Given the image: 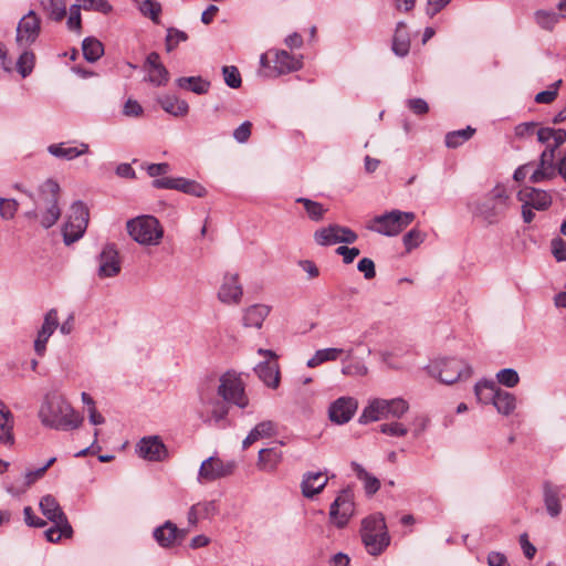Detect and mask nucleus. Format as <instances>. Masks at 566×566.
<instances>
[{"label": "nucleus", "instance_id": "obj_1", "mask_svg": "<svg viewBox=\"0 0 566 566\" xmlns=\"http://www.w3.org/2000/svg\"><path fill=\"white\" fill-rule=\"evenodd\" d=\"M39 418L43 426L63 431L80 428L84 421L71 403L60 394H48L40 407Z\"/></svg>", "mask_w": 566, "mask_h": 566}, {"label": "nucleus", "instance_id": "obj_2", "mask_svg": "<svg viewBox=\"0 0 566 566\" xmlns=\"http://www.w3.org/2000/svg\"><path fill=\"white\" fill-rule=\"evenodd\" d=\"M513 190L503 184L495 185L483 198L471 205L472 212L490 224L499 222L513 205Z\"/></svg>", "mask_w": 566, "mask_h": 566}, {"label": "nucleus", "instance_id": "obj_3", "mask_svg": "<svg viewBox=\"0 0 566 566\" xmlns=\"http://www.w3.org/2000/svg\"><path fill=\"white\" fill-rule=\"evenodd\" d=\"M60 190V186L55 180H45L40 187V196L35 200V209L27 212V217L38 219L45 229L54 226L61 216L59 207Z\"/></svg>", "mask_w": 566, "mask_h": 566}, {"label": "nucleus", "instance_id": "obj_4", "mask_svg": "<svg viewBox=\"0 0 566 566\" xmlns=\"http://www.w3.org/2000/svg\"><path fill=\"white\" fill-rule=\"evenodd\" d=\"M409 408V402L401 397L392 399L374 398L365 406L358 421L366 424L381 419H401Z\"/></svg>", "mask_w": 566, "mask_h": 566}, {"label": "nucleus", "instance_id": "obj_5", "mask_svg": "<svg viewBox=\"0 0 566 566\" xmlns=\"http://www.w3.org/2000/svg\"><path fill=\"white\" fill-rule=\"evenodd\" d=\"M474 395L481 403H492L499 413L510 416L516 408V398L513 394L501 389L490 379L479 380L474 386Z\"/></svg>", "mask_w": 566, "mask_h": 566}, {"label": "nucleus", "instance_id": "obj_6", "mask_svg": "<svg viewBox=\"0 0 566 566\" xmlns=\"http://www.w3.org/2000/svg\"><path fill=\"white\" fill-rule=\"evenodd\" d=\"M360 536L366 551L374 556L381 554L390 543L381 514H373L361 521Z\"/></svg>", "mask_w": 566, "mask_h": 566}, {"label": "nucleus", "instance_id": "obj_7", "mask_svg": "<svg viewBox=\"0 0 566 566\" xmlns=\"http://www.w3.org/2000/svg\"><path fill=\"white\" fill-rule=\"evenodd\" d=\"M40 510L54 524L44 533L49 542L56 543L62 537L72 536V526L55 497L50 494L43 496L40 501Z\"/></svg>", "mask_w": 566, "mask_h": 566}, {"label": "nucleus", "instance_id": "obj_8", "mask_svg": "<svg viewBox=\"0 0 566 566\" xmlns=\"http://www.w3.org/2000/svg\"><path fill=\"white\" fill-rule=\"evenodd\" d=\"M128 234L143 245H158L164 237L159 221L153 216H139L126 223Z\"/></svg>", "mask_w": 566, "mask_h": 566}, {"label": "nucleus", "instance_id": "obj_9", "mask_svg": "<svg viewBox=\"0 0 566 566\" xmlns=\"http://www.w3.org/2000/svg\"><path fill=\"white\" fill-rule=\"evenodd\" d=\"M427 369L432 377L447 385L468 379L472 375V367L457 358L436 359L427 366Z\"/></svg>", "mask_w": 566, "mask_h": 566}, {"label": "nucleus", "instance_id": "obj_10", "mask_svg": "<svg viewBox=\"0 0 566 566\" xmlns=\"http://www.w3.org/2000/svg\"><path fill=\"white\" fill-rule=\"evenodd\" d=\"M416 218L410 211L391 210L380 216H376L369 229L374 232L387 237H395L402 232Z\"/></svg>", "mask_w": 566, "mask_h": 566}, {"label": "nucleus", "instance_id": "obj_11", "mask_svg": "<svg viewBox=\"0 0 566 566\" xmlns=\"http://www.w3.org/2000/svg\"><path fill=\"white\" fill-rule=\"evenodd\" d=\"M218 395L227 403H232L241 409L249 405V398L245 394V385L240 375L234 371H227L220 377Z\"/></svg>", "mask_w": 566, "mask_h": 566}, {"label": "nucleus", "instance_id": "obj_12", "mask_svg": "<svg viewBox=\"0 0 566 566\" xmlns=\"http://www.w3.org/2000/svg\"><path fill=\"white\" fill-rule=\"evenodd\" d=\"M200 403L197 408L198 417L207 424H219L228 413L227 402L213 396L212 389H202L199 394Z\"/></svg>", "mask_w": 566, "mask_h": 566}, {"label": "nucleus", "instance_id": "obj_13", "mask_svg": "<svg viewBox=\"0 0 566 566\" xmlns=\"http://www.w3.org/2000/svg\"><path fill=\"white\" fill-rule=\"evenodd\" d=\"M88 209L82 201H76L71 207V213L63 226L62 233L65 244H72L81 239L87 228Z\"/></svg>", "mask_w": 566, "mask_h": 566}, {"label": "nucleus", "instance_id": "obj_14", "mask_svg": "<svg viewBox=\"0 0 566 566\" xmlns=\"http://www.w3.org/2000/svg\"><path fill=\"white\" fill-rule=\"evenodd\" d=\"M237 469L234 460H222L219 457L211 455L203 460L198 470L197 481L200 484L210 483L224 479L233 474Z\"/></svg>", "mask_w": 566, "mask_h": 566}, {"label": "nucleus", "instance_id": "obj_15", "mask_svg": "<svg viewBox=\"0 0 566 566\" xmlns=\"http://www.w3.org/2000/svg\"><path fill=\"white\" fill-rule=\"evenodd\" d=\"M313 239L319 247H329L337 243L352 244L357 241L358 235L348 227L331 223L315 230Z\"/></svg>", "mask_w": 566, "mask_h": 566}, {"label": "nucleus", "instance_id": "obj_16", "mask_svg": "<svg viewBox=\"0 0 566 566\" xmlns=\"http://www.w3.org/2000/svg\"><path fill=\"white\" fill-rule=\"evenodd\" d=\"M355 513L354 493L350 489L342 490L329 507L331 522L342 528L346 526Z\"/></svg>", "mask_w": 566, "mask_h": 566}, {"label": "nucleus", "instance_id": "obj_17", "mask_svg": "<svg viewBox=\"0 0 566 566\" xmlns=\"http://www.w3.org/2000/svg\"><path fill=\"white\" fill-rule=\"evenodd\" d=\"M40 32L41 19L35 11L30 10L20 19L17 25V44L21 48H29L36 41Z\"/></svg>", "mask_w": 566, "mask_h": 566}, {"label": "nucleus", "instance_id": "obj_18", "mask_svg": "<svg viewBox=\"0 0 566 566\" xmlns=\"http://www.w3.org/2000/svg\"><path fill=\"white\" fill-rule=\"evenodd\" d=\"M358 408L354 397L343 396L334 400L328 407V419L335 424H345L352 420Z\"/></svg>", "mask_w": 566, "mask_h": 566}, {"label": "nucleus", "instance_id": "obj_19", "mask_svg": "<svg viewBox=\"0 0 566 566\" xmlns=\"http://www.w3.org/2000/svg\"><path fill=\"white\" fill-rule=\"evenodd\" d=\"M153 186L158 189H175L184 193L202 198L207 195L206 188L199 182L182 177L160 178L153 181Z\"/></svg>", "mask_w": 566, "mask_h": 566}, {"label": "nucleus", "instance_id": "obj_20", "mask_svg": "<svg viewBox=\"0 0 566 566\" xmlns=\"http://www.w3.org/2000/svg\"><path fill=\"white\" fill-rule=\"evenodd\" d=\"M136 453L139 458L154 462L163 461L168 455L167 448L158 436L142 438L136 444Z\"/></svg>", "mask_w": 566, "mask_h": 566}, {"label": "nucleus", "instance_id": "obj_21", "mask_svg": "<svg viewBox=\"0 0 566 566\" xmlns=\"http://www.w3.org/2000/svg\"><path fill=\"white\" fill-rule=\"evenodd\" d=\"M120 260L118 251L114 244L107 243L103 247L98 255V270L99 277H113L120 272Z\"/></svg>", "mask_w": 566, "mask_h": 566}, {"label": "nucleus", "instance_id": "obj_22", "mask_svg": "<svg viewBox=\"0 0 566 566\" xmlns=\"http://www.w3.org/2000/svg\"><path fill=\"white\" fill-rule=\"evenodd\" d=\"M48 153L57 159L73 160L90 153V145L84 142L70 140L48 146Z\"/></svg>", "mask_w": 566, "mask_h": 566}, {"label": "nucleus", "instance_id": "obj_23", "mask_svg": "<svg viewBox=\"0 0 566 566\" xmlns=\"http://www.w3.org/2000/svg\"><path fill=\"white\" fill-rule=\"evenodd\" d=\"M243 289L238 274L227 273L218 291V298L227 305H237L241 302Z\"/></svg>", "mask_w": 566, "mask_h": 566}, {"label": "nucleus", "instance_id": "obj_24", "mask_svg": "<svg viewBox=\"0 0 566 566\" xmlns=\"http://www.w3.org/2000/svg\"><path fill=\"white\" fill-rule=\"evenodd\" d=\"M59 327L57 311L51 308L45 315L43 324L38 332L34 340V350L38 355L43 356L46 349V343L55 329Z\"/></svg>", "mask_w": 566, "mask_h": 566}, {"label": "nucleus", "instance_id": "obj_25", "mask_svg": "<svg viewBox=\"0 0 566 566\" xmlns=\"http://www.w3.org/2000/svg\"><path fill=\"white\" fill-rule=\"evenodd\" d=\"M269 53H274L275 75L292 73L303 67L302 55H292L284 50H271Z\"/></svg>", "mask_w": 566, "mask_h": 566}, {"label": "nucleus", "instance_id": "obj_26", "mask_svg": "<svg viewBox=\"0 0 566 566\" xmlns=\"http://www.w3.org/2000/svg\"><path fill=\"white\" fill-rule=\"evenodd\" d=\"M532 174L530 175V181L533 184L543 182L546 180H551L556 177L558 174L557 166L554 163V159L551 158V154H541L539 161L534 166Z\"/></svg>", "mask_w": 566, "mask_h": 566}, {"label": "nucleus", "instance_id": "obj_27", "mask_svg": "<svg viewBox=\"0 0 566 566\" xmlns=\"http://www.w3.org/2000/svg\"><path fill=\"white\" fill-rule=\"evenodd\" d=\"M219 507L216 501H202L193 504L187 514L188 525L196 527L200 520H209L216 516Z\"/></svg>", "mask_w": 566, "mask_h": 566}, {"label": "nucleus", "instance_id": "obj_28", "mask_svg": "<svg viewBox=\"0 0 566 566\" xmlns=\"http://www.w3.org/2000/svg\"><path fill=\"white\" fill-rule=\"evenodd\" d=\"M283 461V451L280 447L264 448L259 451L256 465L263 472H275Z\"/></svg>", "mask_w": 566, "mask_h": 566}, {"label": "nucleus", "instance_id": "obj_29", "mask_svg": "<svg viewBox=\"0 0 566 566\" xmlns=\"http://www.w3.org/2000/svg\"><path fill=\"white\" fill-rule=\"evenodd\" d=\"M328 483V478L323 472H306L303 475L301 488L302 494L312 499L319 494Z\"/></svg>", "mask_w": 566, "mask_h": 566}, {"label": "nucleus", "instance_id": "obj_30", "mask_svg": "<svg viewBox=\"0 0 566 566\" xmlns=\"http://www.w3.org/2000/svg\"><path fill=\"white\" fill-rule=\"evenodd\" d=\"M271 307L265 304H253L243 311L242 324L247 328L260 329L269 316Z\"/></svg>", "mask_w": 566, "mask_h": 566}, {"label": "nucleus", "instance_id": "obj_31", "mask_svg": "<svg viewBox=\"0 0 566 566\" xmlns=\"http://www.w3.org/2000/svg\"><path fill=\"white\" fill-rule=\"evenodd\" d=\"M520 201H523L536 210H546L552 205V197L545 190L525 188L518 192Z\"/></svg>", "mask_w": 566, "mask_h": 566}, {"label": "nucleus", "instance_id": "obj_32", "mask_svg": "<svg viewBox=\"0 0 566 566\" xmlns=\"http://www.w3.org/2000/svg\"><path fill=\"white\" fill-rule=\"evenodd\" d=\"M562 486L554 485L546 481L543 484V497L547 513L552 517H556L562 512L560 504Z\"/></svg>", "mask_w": 566, "mask_h": 566}, {"label": "nucleus", "instance_id": "obj_33", "mask_svg": "<svg viewBox=\"0 0 566 566\" xmlns=\"http://www.w3.org/2000/svg\"><path fill=\"white\" fill-rule=\"evenodd\" d=\"M254 370L259 379L269 388L276 389L280 386V369L276 361H262Z\"/></svg>", "mask_w": 566, "mask_h": 566}, {"label": "nucleus", "instance_id": "obj_34", "mask_svg": "<svg viewBox=\"0 0 566 566\" xmlns=\"http://www.w3.org/2000/svg\"><path fill=\"white\" fill-rule=\"evenodd\" d=\"M177 532L178 526L170 521H166L154 530L153 536L160 547L171 548L177 545Z\"/></svg>", "mask_w": 566, "mask_h": 566}, {"label": "nucleus", "instance_id": "obj_35", "mask_svg": "<svg viewBox=\"0 0 566 566\" xmlns=\"http://www.w3.org/2000/svg\"><path fill=\"white\" fill-rule=\"evenodd\" d=\"M276 434V424L271 420H265L258 423L251 431L248 433L245 439L242 442V448L247 449L254 442L260 439L271 438Z\"/></svg>", "mask_w": 566, "mask_h": 566}, {"label": "nucleus", "instance_id": "obj_36", "mask_svg": "<svg viewBox=\"0 0 566 566\" xmlns=\"http://www.w3.org/2000/svg\"><path fill=\"white\" fill-rule=\"evenodd\" d=\"M13 415L9 408L0 401V442L3 444H13L14 438L13 429Z\"/></svg>", "mask_w": 566, "mask_h": 566}, {"label": "nucleus", "instance_id": "obj_37", "mask_svg": "<svg viewBox=\"0 0 566 566\" xmlns=\"http://www.w3.org/2000/svg\"><path fill=\"white\" fill-rule=\"evenodd\" d=\"M158 103L166 113L175 117H184L189 113L188 103L175 95H165L158 99Z\"/></svg>", "mask_w": 566, "mask_h": 566}, {"label": "nucleus", "instance_id": "obj_38", "mask_svg": "<svg viewBox=\"0 0 566 566\" xmlns=\"http://www.w3.org/2000/svg\"><path fill=\"white\" fill-rule=\"evenodd\" d=\"M40 8L54 22H61L67 13L65 0H40Z\"/></svg>", "mask_w": 566, "mask_h": 566}, {"label": "nucleus", "instance_id": "obj_39", "mask_svg": "<svg viewBox=\"0 0 566 566\" xmlns=\"http://www.w3.org/2000/svg\"><path fill=\"white\" fill-rule=\"evenodd\" d=\"M410 50V39L407 27L403 22H398L392 39V51L398 56H406Z\"/></svg>", "mask_w": 566, "mask_h": 566}, {"label": "nucleus", "instance_id": "obj_40", "mask_svg": "<svg viewBox=\"0 0 566 566\" xmlns=\"http://www.w3.org/2000/svg\"><path fill=\"white\" fill-rule=\"evenodd\" d=\"M178 87L190 91L196 94H206L210 88V82L201 76L179 77L176 80Z\"/></svg>", "mask_w": 566, "mask_h": 566}, {"label": "nucleus", "instance_id": "obj_41", "mask_svg": "<svg viewBox=\"0 0 566 566\" xmlns=\"http://www.w3.org/2000/svg\"><path fill=\"white\" fill-rule=\"evenodd\" d=\"M352 469L353 471L356 473L357 478L363 481L364 483V489L366 491V493L368 495H373L375 494L379 488H380V482L379 480L369 474L364 468L361 464L357 463V462H352Z\"/></svg>", "mask_w": 566, "mask_h": 566}, {"label": "nucleus", "instance_id": "obj_42", "mask_svg": "<svg viewBox=\"0 0 566 566\" xmlns=\"http://www.w3.org/2000/svg\"><path fill=\"white\" fill-rule=\"evenodd\" d=\"M536 135L541 144L555 140V146H562L566 142V130L563 128L541 127L537 129Z\"/></svg>", "mask_w": 566, "mask_h": 566}, {"label": "nucleus", "instance_id": "obj_43", "mask_svg": "<svg viewBox=\"0 0 566 566\" xmlns=\"http://www.w3.org/2000/svg\"><path fill=\"white\" fill-rule=\"evenodd\" d=\"M82 51L85 60L93 63L103 55L104 48L101 41L93 36H88L83 40Z\"/></svg>", "mask_w": 566, "mask_h": 566}, {"label": "nucleus", "instance_id": "obj_44", "mask_svg": "<svg viewBox=\"0 0 566 566\" xmlns=\"http://www.w3.org/2000/svg\"><path fill=\"white\" fill-rule=\"evenodd\" d=\"M342 353V348L335 347L318 349L315 352L313 357L307 360L306 366L310 368H314L325 361H334L339 357Z\"/></svg>", "mask_w": 566, "mask_h": 566}, {"label": "nucleus", "instance_id": "obj_45", "mask_svg": "<svg viewBox=\"0 0 566 566\" xmlns=\"http://www.w3.org/2000/svg\"><path fill=\"white\" fill-rule=\"evenodd\" d=\"M296 202L303 205L308 218L315 222L323 220L325 213L327 212V208H325L321 202L311 200L308 198L300 197L296 199Z\"/></svg>", "mask_w": 566, "mask_h": 566}, {"label": "nucleus", "instance_id": "obj_46", "mask_svg": "<svg viewBox=\"0 0 566 566\" xmlns=\"http://www.w3.org/2000/svg\"><path fill=\"white\" fill-rule=\"evenodd\" d=\"M475 133V129L468 126L463 129L453 130L446 135V145L449 148H457L469 140Z\"/></svg>", "mask_w": 566, "mask_h": 566}, {"label": "nucleus", "instance_id": "obj_47", "mask_svg": "<svg viewBox=\"0 0 566 566\" xmlns=\"http://www.w3.org/2000/svg\"><path fill=\"white\" fill-rule=\"evenodd\" d=\"M146 80L154 86H164L169 81V72L165 65H156L155 67L148 69Z\"/></svg>", "mask_w": 566, "mask_h": 566}, {"label": "nucleus", "instance_id": "obj_48", "mask_svg": "<svg viewBox=\"0 0 566 566\" xmlns=\"http://www.w3.org/2000/svg\"><path fill=\"white\" fill-rule=\"evenodd\" d=\"M379 431L390 437L402 438L409 432L406 424L399 421L386 422L379 426Z\"/></svg>", "mask_w": 566, "mask_h": 566}, {"label": "nucleus", "instance_id": "obj_49", "mask_svg": "<svg viewBox=\"0 0 566 566\" xmlns=\"http://www.w3.org/2000/svg\"><path fill=\"white\" fill-rule=\"evenodd\" d=\"M35 56L31 51H24L18 59L17 69L22 77H27L33 71Z\"/></svg>", "mask_w": 566, "mask_h": 566}, {"label": "nucleus", "instance_id": "obj_50", "mask_svg": "<svg viewBox=\"0 0 566 566\" xmlns=\"http://www.w3.org/2000/svg\"><path fill=\"white\" fill-rule=\"evenodd\" d=\"M496 380L505 387L513 388L518 384L520 376L515 369L504 368L496 373Z\"/></svg>", "mask_w": 566, "mask_h": 566}, {"label": "nucleus", "instance_id": "obj_51", "mask_svg": "<svg viewBox=\"0 0 566 566\" xmlns=\"http://www.w3.org/2000/svg\"><path fill=\"white\" fill-rule=\"evenodd\" d=\"M559 15L553 11L538 10L535 13L537 24L546 30H552L557 23Z\"/></svg>", "mask_w": 566, "mask_h": 566}, {"label": "nucleus", "instance_id": "obj_52", "mask_svg": "<svg viewBox=\"0 0 566 566\" xmlns=\"http://www.w3.org/2000/svg\"><path fill=\"white\" fill-rule=\"evenodd\" d=\"M139 10L154 22H158L161 7L156 0H139Z\"/></svg>", "mask_w": 566, "mask_h": 566}, {"label": "nucleus", "instance_id": "obj_53", "mask_svg": "<svg viewBox=\"0 0 566 566\" xmlns=\"http://www.w3.org/2000/svg\"><path fill=\"white\" fill-rule=\"evenodd\" d=\"M188 40L186 32L176 28H169L166 35V50L171 52L179 43Z\"/></svg>", "mask_w": 566, "mask_h": 566}, {"label": "nucleus", "instance_id": "obj_54", "mask_svg": "<svg viewBox=\"0 0 566 566\" xmlns=\"http://www.w3.org/2000/svg\"><path fill=\"white\" fill-rule=\"evenodd\" d=\"M81 4L74 3L70 7V12L66 21L67 29L71 31L80 32L82 28Z\"/></svg>", "mask_w": 566, "mask_h": 566}, {"label": "nucleus", "instance_id": "obj_55", "mask_svg": "<svg viewBox=\"0 0 566 566\" xmlns=\"http://www.w3.org/2000/svg\"><path fill=\"white\" fill-rule=\"evenodd\" d=\"M222 73L224 82L229 87L239 88L241 86L242 80L237 66H223Z\"/></svg>", "mask_w": 566, "mask_h": 566}, {"label": "nucleus", "instance_id": "obj_56", "mask_svg": "<svg viewBox=\"0 0 566 566\" xmlns=\"http://www.w3.org/2000/svg\"><path fill=\"white\" fill-rule=\"evenodd\" d=\"M424 237V233H422L418 229H412L409 232H407L402 239L406 250L411 251L412 249L420 245L423 242Z\"/></svg>", "mask_w": 566, "mask_h": 566}, {"label": "nucleus", "instance_id": "obj_57", "mask_svg": "<svg viewBox=\"0 0 566 566\" xmlns=\"http://www.w3.org/2000/svg\"><path fill=\"white\" fill-rule=\"evenodd\" d=\"M18 202L14 199H0V216L3 219L10 220L14 217L18 210Z\"/></svg>", "mask_w": 566, "mask_h": 566}, {"label": "nucleus", "instance_id": "obj_58", "mask_svg": "<svg viewBox=\"0 0 566 566\" xmlns=\"http://www.w3.org/2000/svg\"><path fill=\"white\" fill-rule=\"evenodd\" d=\"M368 373V368L360 361H353L347 365H344L342 368V374L345 376H365Z\"/></svg>", "mask_w": 566, "mask_h": 566}, {"label": "nucleus", "instance_id": "obj_59", "mask_svg": "<svg viewBox=\"0 0 566 566\" xmlns=\"http://www.w3.org/2000/svg\"><path fill=\"white\" fill-rule=\"evenodd\" d=\"M562 83L560 80H558L556 83L552 85L549 90L542 91L536 94L535 102L539 104H549L552 103L556 96H557V87Z\"/></svg>", "mask_w": 566, "mask_h": 566}, {"label": "nucleus", "instance_id": "obj_60", "mask_svg": "<svg viewBox=\"0 0 566 566\" xmlns=\"http://www.w3.org/2000/svg\"><path fill=\"white\" fill-rule=\"evenodd\" d=\"M357 269L364 274L366 280H371L376 276L375 263L369 258H363L358 262Z\"/></svg>", "mask_w": 566, "mask_h": 566}, {"label": "nucleus", "instance_id": "obj_61", "mask_svg": "<svg viewBox=\"0 0 566 566\" xmlns=\"http://www.w3.org/2000/svg\"><path fill=\"white\" fill-rule=\"evenodd\" d=\"M252 124L250 122H243L238 128L233 132L234 139L240 143H247L251 135Z\"/></svg>", "mask_w": 566, "mask_h": 566}, {"label": "nucleus", "instance_id": "obj_62", "mask_svg": "<svg viewBox=\"0 0 566 566\" xmlns=\"http://www.w3.org/2000/svg\"><path fill=\"white\" fill-rule=\"evenodd\" d=\"M335 252L343 256L345 264L352 263L360 253L358 248H348L346 245L338 247Z\"/></svg>", "mask_w": 566, "mask_h": 566}, {"label": "nucleus", "instance_id": "obj_63", "mask_svg": "<svg viewBox=\"0 0 566 566\" xmlns=\"http://www.w3.org/2000/svg\"><path fill=\"white\" fill-rule=\"evenodd\" d=\"M552 253L558 261H566V242L563 239L552 240Z\"/></svg>", "mask_w": 566, "mask_h": 566}, {"label": "nucleus", "instance_id": "obj_64", "mask_svg": "<svg viewBox=\"0 0 566 566\" xmlns=\"http://www.w3.org/2000/svg\"><path fill=\"white\" fill-rule=\"evenodd\" d=\"M408 108L416 115H423L428 113V103L422 98H410L407 101Z\"/></svg>", "mask_w": 566, "mask_h": 566}]
</instances>
